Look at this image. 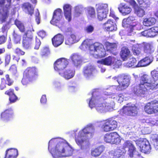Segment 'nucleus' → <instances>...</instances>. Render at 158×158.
I'll return each mask as SVG.
<instances>
[{
    "mask_svg": "<svg viewBox=\"0 0 158 158\" xmlns=\"http://www.w3.org/2000/svg\"><path fill=\"white\" fill-rule=\"evenodd\" d=\"M152 77L148 75L143 74L140 79L139 83L138 86L134 87L131 91L134 94L141 97H144L150 89L153 90L158 87V72L154 71L151 72Z\"/></svg>",
    "mask_w": 158,
    "mask_h": 158,
    "instance_id": "obj_1",
    "label": "nucleus"
},
{
    "mask_svg": "<svg viewBox=\"0 0 158 158\" xmlns=\"http://www.w3.org/2000/svg\"><path fill=\"white\" fill-rule=\"evenodd\" d=\"M73 149L69 145L63 142H60L56 145L55 149L50 152L53 158L61 156V153H65V156H69L72 155Z\"/></svg>",
    "mask_w": 158,
    "mask_h": 158,
    "instance_id": "obj_2",
    "label": "nucleus"
},
{
    "mask_svg": "<svg viewBox=\"0 0 158 158\" xmlns=\"http://www.w3.org/2000/svg\"><path fill=\"white\" fill-rule=\"evenodd\" d=\"M23 76L22 83L23 85H27L37 79L39 76L38 70L35 67H28L24 71Z\"/></svg>",
    "mask_w": 158,
    "mask_h": 158,
    "instance_id": "obj_3",
    "label": "nucleus"
},
{
    "mask_svg": "<svg viewBox=\"0 0 158 158\" xmlns=\"http://www.w3.org/2000/svg\"><path fill=\"white\" fill-rule=\"evenodd\" d=\"M89 49L90 53L95 58L100 59L106 55V51L101 44L96 42L89 45Z\"/></svg>",
    "mask_w": 158,
    "mask_h": 158,
    "instance_id": "obj_4",
    "label": "nucleus"
},
{
    "mask_svg": "<svg viewBox=\"0 0 158 158\" xmlns=\"http://www.w3.org/2000/svg\"><path fill=\"white\" fill-rule=\"evenodd\" d=\"M12 0H6L8 3L2 7L0 10V23H3L6 22L10 15H12L15 14L14 9L11 6Z\"/></svg>",
    "mask_w": 158,
    "mask_h": 158,
    "instance_id": "obj_5",
    "label": "nucleus"
},
{
    "mask_svg": "<svg viewBox=\"0 0 158 158\" xmlns=\"http://www.w3.org/2000/svg\"><path fill=\"white\" fill-rule=\"evenodd\" d=\"M117 79L119 85L117 86L116 89L118 91H122L126 89L130 84V80L128 77L123 74H120L117 77H114Z\"/></svg>",
    "mask_w": 158,
    "mask_h": 158,
    "instance_id": "obj_6",
    "label": "nucleus"
},
{
    "mask_svg": "<svg viewBox=\"0 0 158 158\" xmlns=\"http://www.w3.org/2000/svg\"><path fill=\"white\" fill-rule=\"evenodd\" d=\"M62 10L60 8H57L53 12L52 19L50 21V23L51 24L57 26L59 28H61L64 24V22L62 21Z\"/></svg>",
    "mask_w": 158,
    "mask_h": 158,
    "instance_id": "obj_7",
    "label": "nucleus"
},
{
    "mask_svg": "<svg viewBox=\"0 0 158 158\" xmlns=\"http://www.w3.org/2000/svg\"><path fill=\"white\" fill-rule=\"evenodd\" d=\"M34 42L33 34L30 30H27L23 37L22 45L23 48L27 50L31 48Z\"/></svg>",
    "mask_w": 158,
    "mask_h": 158,
    "instance_id": "obj_8",
    "label": "nucleus"
},
{
    "mask_svg": "<svg viewBox=\"0 0 158 158\" xmlns=\"http://www.w3.org/2000/svg\"><path fill=\"white\" fill-rule=\"evenodd\" d=\"M104 139L105 142L112 144L118 145L121 141V138L116 132H111L105 134Z\"/></svg>",
    "mask_w": 158,
    "mask_h": 158,
    "instance_id": "obj_9",
    "label": "nucleus"
},
{
    "mask_svg": "<svg viewBox=\"0 0 158 158\" xmlns=\"http://www.w3.org/2000/svg\"><path fill=\"white\" fill-rule=\"evenodd\" d=\"M144 111L148 114L158 113V101L154 100L146 103L144 106Z\"/></svg>",
    "mask_w": 158,
    "mask_h": 158,
    "instance_id": "obj_10",
    "label": "nucleus"
},
{
    "mask_svg": "<svg viewBox=\"0 0 158 158\" xmlns=\"http://www.w3.org/2000/svg\"><path fill=\"white\" fill-rule=\"evenodd\" d=\"M117 127V122L111 118L104 121L101 127L102 130L106 132L113 131Z\"/></svg>",
    "mask_w": 158,
    "mask_h": 158,
    "instance_id": "obj_11",
    "label": "nucleus"
},
{
    "mask_svg": "<svg viewBox=\"0 0 158 158\" xmlns=\"http://www.w3.org/2000/svg\"><path fill=\"white\" fill-rule=\"evenodd\" d=\"M136 145L140 148V151L145 154L149 153L151 148L149 141L146 139L135 141Z\"/></svg>",
    "mask_w": 158,
    "mask_h": 158,
    "instance_id": "obj_12",
    "label": "nucleus"
},
{
    "mask_svg": "<svg viewBox=\"0 0 158 158\" xmlns=\"http://www.w3.org/2000/svg\"><path fill=\"white\" fill-rule=\"evenodd\" d=\"M14 116L13 109L12 107H10L6 109L1 113L0 118L4 122L7 123L11 121Z\"/></svg>",
    "mask_w": 158,
    "mask_h": 158,
    "instance_id": "obj_13",
    "label": "nucleus"
},
{
    "mask_svg": "<svg viewBox=\"0 0 158 158\" xmlns=\"http://www.w3.org/2000/svg\"><path fill=\"white\" fill-rule=\"evenodd\" d=\"M69 60L65 58L62 57L57 59L54 63V68L55 70L57 71L63 70L68 65Z\"/></svg>",
    "mask_w": 158,
    "mask_h": 158,
    "instance_id": "obj_14",
    "label": "nucleus"
},
{
    "mask_svg": "<svg viewBox=\"0 0 158 158\" xmlns=\"http://www.w3.org/2000/svg\"><path fill=\"white\" fill-rule=\"evenodd\" d=\"M95 70V69L93 67L91 66H87L83 68L82 74L84 77L87 80H92L94 77Z\"/></svg>",
    "mask_w": 158,
    "mask_h": 158,
    "instance_id": "obj_15",
    "label": "nucleus"
},
{
    "mask_svg": "<svg viewBox=\"0 0 158 158\" xmlns=\"http://www.w3.org/2000/svg\"><path fill=\"white\" fill-rule=\"evenodd\" d=\"M117 62H119V61L117 60L114 57L109 56L104 59L98 60L97 63L100 64L107 66H110L113 65L117 66H118V65L116 64Z\"/></svg>",
    "mask_w": 158,
    "mask_h": 158,
    "instance_id": "obj_16",
    "label": "nucleus"
},
{
    "mask_svg": "<svg viewBox=\"0 0 158 158\" xmlns=\"http://www.w3.org/2000/svg\"><path fill=\"white\" fill-rule=\"evenodd\" d=\"M93 130V129L92 127L87 126L85 127L82 130H81L79 132L78 138L76 139V141L78 145H81L84 142L82 139H79V138L84 137L85 135L89 134Z\"/></svg>",
    "mask_w": 158,
    "mask_h": 158,
    "instance_id": "obj_17",
    "label": "nucleus"
},
{
    "mask_svg": "<svg viewBox=\"0 0 158 158\" xmlns=\"http://www.w3.org/2000/svg\"><path fill=\"white\" fill-rule=\"evenodd\" d=\"M107 7L103 4H99L97 9L98 19L102 21L106 17Z\"/></svg>",
    "mask_w": 158,
    "mask_h": 158,
    "instance_id": "obj_18",
    "label": "nucleus"
},
{
    "mask_svg": "<svg viewBox=\"0 0 158 158\" xmlns=\"http://www.w3.org/2000/svg\"><path fill=\"white\" fill-rule=\"evenodd\" d=\"M123 148H128V154L131 157H133L136 152V149L132 142L130 140H126L123 144Z\"/></svg>",
    "mask_w": 158,
    "mask_h": 158,
    "instance_id": "obj_19",
    "label": "nucleus"
},
{
    "mask_svg": "<svg viewBox=\"0 0 158 158\" xmlns=\"http://www.w3.org/2000/svg\"><path fill=\"white\" fill-rule=\"evenodd\" d=\"M103 28L106 31L109 32L116 31L117 30L116 24L112 20L108 19L102 24Z\"/></svg>",
    "mask_w": 158,
    "mask_h": 158,
    "instance_id": "obj_20",
    "label": "nucleus"
},
{
    "mask_svg": "<svg viewBox=\"0 0 158 158\" xmlns=\"http://www.w3.org/2000/svg\"><path fill=\"white\" fill-rule=\"evenodd\" d=\"M73 64L76 67L80 68L82 64V60L81 56L77 53H73L70 56Z\"/></svg>",
    "mask_w": 158,
    "mask_h": 158,
    "instance_id": "obj_21",
    "label": "nucleus"
},
{
    "mask_svg": "<svg viewBox=\"0 0 158 158\" xmlns=\"http://www.w3.org/2000/svg\"><path fill=\"white\" fill-rule=\"evenodd\" d=\"M137 107L135 106H124L123 108V112L128 116H134L137 113Z\"/></svg>",
    "mask_w": 158,
    "mask_h": 158,
    "instance_id": "obj_22",
    "label": "nucleus"
},
{
    "mask_svg": "<svg viewBox=\"0 0 158 158\" xmlns=\"http://www.w3.org/2000/svg\"><path fill=\"white\" fill-rule=\"evenodd\" d=\"M64 36L61 34H58L52 38V41L53 45L56 47L61 45L64 42Z\"/></svg>",
    "mask_w": 158,
    "mask_h": 158,
    "instance_id": "obj_23",
    "label": "nucleus"
},
{
    "mask_svg": "<svg viewBox=\"0 0 158 158\" xmlns=\"http://www.w3.org/2000/svg\"><path fill=\"white\" fill-rule=\"evenodd\" d=\"M64 15L65 19L68 22L71 21V6L69 4H64L63 7Z\"/></svg>",
    "mask_w": 158,
    "mask_h": 158,
    "instance_id": "obj_24",
    "label": "nucleus"
},
{
    "mask_svg": "<svg viewBox=\"0 0 158 158\" xmlns=\"http://www.w3.org/2000/svg\"><path fill=\"white\" fill-rule=\"evenodd\" d=\"M106 50L107 51L116 55L115 52L117 49V44L116 43H110L109 42H106L104 44Z\"/></svg>",
    "mask_w": 158,
    "mask_h": 158,
    "instance_id": "obj_25",
    "label": "nucleus"
},
{
    "mask_svg": "<svg viewBox=\"0 0 158 158\" xmlns=\"http://www.w3.org/2000/svg\"><path fill=\"white\" fill-rule=\"evenodd\" d=\"M136 23L135 17L132 16H129L127 19H124L122 22V25L123 27H126L129 26H132L136 25Z\"/></svg>",
    "mask_w": 158,
    "mask_h": 158,
    "instance_id": "obj_26",
    "label": "nucleus"
},
{
    "mask_svg": "<svg viewBox=\"0 0 158 158\" xmlns=\"http://www.w3.org/2000/svg\"><path fill=\"white\" fill-rule=\"evenodd\" d=\"M152 61V59L148 57H146L140 60L136 64V67H143L148 66Z\"/></svg>",
    "mask_w": 158,
    "mask_h": 158,
    "instance_id": "obj_27",
    "label": "nucleus"
},
{
    "mask_svg": "<svg viewBox=\"0 0 158 158\" xmlns=\"http://www.w3.org/2000/svg\"><path fill=\"white\" fill-rule=\"evenodd\" d=\"M118 9L119 12L124 15L129 14L131 11V9L126 4L122 5L118 7Z\"/></svg>",
    "mask_w": 158,
    "mask_h": 158,
    "instance_id": "obj_28",
    "label": "nucleus"
},
{
    "mask_svg": "<svg viewBox=\"0 0 158 158\" xmlns=\"http://www.w3.org/2000/svg\"><path fill=\"white\" fill-rule=\"evenodd\" d=\"M156 22V19L153 17L145 18L143 19V24L147 27H150L154 25Z\"/></svg>",
    "mask_w": 158,
    "mask_h": 158,
    "instance_id": "obj_29",
    "label": "nucleus"
},
{
    "mask_svg": "<svg viewBox=\"0 0 158 158\" xmlns=\"http://www.w3.org/2000/svg\"><path fill=\"white\" fill-rule=\"evenodd\" d=\"M104 150L102 146H99L95 148L91 151V154L92 156L96 157L100 156Z\"/></svg>",
    "mask_w": 158,
    "mask_h": 158,
    "instance_id": "obj_30",
    "label": "nucleus"
},
{
    "mask_svg": "<svg viewBox=\"0 0 158 158\" xmlns=\"http://www.w3.org/2000/svg\"><path fill=\"white\" fill-rule=\"evenodd\" d=\"M5 154L16 158L18 155V151L16 148H9L6 150Z\"/></svg>",
    "mask_w": 158,
    "mask_h": 158,
    "instance_id": "obj_31",
    "label": "nucleus"
},
{
    "mask_svg": "<svg viewBox=\"0 0 158 158\" xmlns=\"http://www.w3.org/2000/svg\"><path fill=\"white\" fill-rule=\"evenodd\" d=\"M75 72L71 69L66 70L64 73L63 77L66 79L68 80L73 77L75 75Z\"/></svg>",
    "mask_w": 158,
    "mask_h": 158,
    "instance_id": "obj_32",
    "label": "nucleus"
},
{
    "mask_svg": "<svg viewBox=\"0 0 158 158\" xmlns=\"http://www.w3.org/2000/svg\"><path fill=\"white\" fill-rule=\"evenodd\" d=\"M140 7L144 10L147 9L150 6L151 4L149 0H136Z\"/></svg>",
    "mask_w": 158,
    "mask_h": 158,
    "instance_id": "obj_33",
    "label": "nucleus"
},
{
    "mask_svg": "<svg viewBox=\"0 0 158 158\" xmlns=\"http://www.w3.org/2000/svg\"><path fill=\"white\" fill-rule=\"evenodd\" d=\"M130 52L129 49L127 48L123 47L122 48L120 53V56L123 60H125L127 59Z\"/></svg>",
    "mask_w": 158,
    "mask_h": 158,
    "instance_id": "obj_34",
    "label": "nucleus"
},
{
    "mask_svg": "<svg viewBox=\"0 0 158 158\" xmlns=\"http://www.w3.org/2000/svg\"><path fill=\"white\" fill-rule=\"evenodd\" d=\"M23 6L25 9L27 10L28 14L32 15L34 13V9L31 4L28 2L25 3Z\"/></svg>",
    "mask_w": 158,
    "mask_h": 158,
    "instance_id": "obj_35",
    "label": "nucleus"
},
{
    "mask_svg": "<svg viewBox=\"0 0 158 158\" xmlns=\"http://www.w3.org/2000/svg\"><path fill=\"white\" fill-rule=\"evenodd\" d=\"M152 28H150L148 30H145L142 32L143 35L147 37H153L156 36V33L152 31Z\"/></svg>",
    "mask_w": 158,
    "mask_h": 158,
    "instance_id": "obj_36",
    "label": "nucleus"
},
{
    "mask_svg": "<svg viewBox=\"0 0 158 158\" xmlns=\"http://www.w3.org/2000/svg\"><path fill=\"white\" fill-rule=\"evenodd\" d=\"M144 9L142 8L139 6L136 7L134 9L135 13L139 17H142L145 14V12Z\"/></svg>",
    "mask_w": 158,
    "mask_h": 158,
    "instance_id": "obj_37",
    "label": "nucleus"
},
{
    "mask_svg": "<svg viewBox=\"0 0 158 158\" xmlns=\"http://www.w3.org/2000/svg\"><path fill=\"white\" fill-rule=\"evenodd\" d=\"M87 16L89 18H94L96 17V12L94 7H90L87 9Z\"/></svg>",
    "mask_w": 158,
    "mask_h": 158,
    "instance_id": "obj_38",
    "label": "nucleus"
},
{
    "mask_svg": "<svg viewBox=\"0 0 158 158\" xmlns=\"http://www.w3.org/2000/svg\"><path fill=\"white\" fill-rule=\"evenodd\" d=\"M15 24L22 32L25 31V29L23 23L17 19H16L15 21Z\"/></svg>",
    "mask_w": 158,
    "mask_h": 158,
    "instance_id": "obj_39",
    "label": "nucleus"
},
{
    "mask_svg": "<svg viewBox=\"0 0 158 158\" xmlns=\"http://www.w3.org/2000/svg\"><path fill=\"white\" fill-rule=\"evenodd\" d=\"M151 139L153 143L154 148L156 150H158V135H152L151 136Z\"/></svg>",
    "mask_w": 158,
    "mask_h": 158,
    "instance_id": "obj_40",
    "label": "nucleus"
},
{
    "mask_svg": "<svg viewBox=\"0 0 158 158\" xmlns=\"http://www.w3.org/2000/svg\"><path fill=\"white\" fill-rule=\"evenodd\" d=\"M9 24L10 23L8 22L3 25L1 28L2 32L3 33L7 34L8 30L10 27Z\"/></svg>",
    "mask_w": 158,
    "mask_h": 158,
    "instance_id": "obj_41",
    "label": "nucleus"
},
{
    "mask_svg": "<svg viewBox=\"0 0 158 158\" xmlns=\"http://www.w3.org/2000/svg\"><path fill=\"white\" fill-rule=\"evenodd\" d=\"M143 51L144 52L148 54H151L152 52L150 46L148 44H146L144 46Z\"/></svg>",
    "mask_w": 158,
    "mask_h": 158,
    "instance_id": "obj_42",
    "label": "nucleus"
},
{
    "mask_svg": "<svg viewBox=\"0 0 158 158\" xmlns=\"http://www.w3.org/2000/svg\"><path fill=\"white\" fill-rule=\"evenodd\" d=\"M137 62V61L135 58H132L130 59V61L127 63V65L129 67H132L134 66L136 67Z\"/></svg>",
    "mask_w": 158,
    "mask_h": 158,
    "instance_id": "obj_43",
    "label": "nucleus"
},
{
    "mask_svg": "<svg viewBox=\"0 0 158 158\" xmlns=\"http://www.w3.org/2000/svg\"><path fill=\"white\" fill-rule=\"evenodd\" d=\"M41 53L42 56H47L50 53L49 48L48 47H43L41 50Z\"/></svg>",
    "mask_w": 158,
    "mask_h": 158,
    "instance_id": "obj_44",
    "label": "nucleus"
},
{
    "mask_svg": "<svg viewBox=\"0 0 158 158\" xmlns=\"http://www.w3.org/2000/svg\"><path fill=\"white\" fill-rule=\"evenodd\" d=\"M104 103L100 104L96 107V109L98 112H101L106 109Z\"/></svg>",
    "mask_w": 158,
    "mask_h": 158,
    "instance_id": "obj_45",
    "label": "nucleus"
},
{
    "mask_svg": "<svg viewBox=\"0 0 158 158\" xmlns=\"http://www.w3.org/2000/svg\"><path fill=\"white\" fill-rule=\"evenodd\" d=\"M13 36L14 37V41L15 43V44L19 43L21 40L20 36L17 35L15 32V31H14Z\"/></svg>",
    "mask_w": 158,
    "mask_h": 158,
    "instance_id": "obj_46",
    "label": "nucleus"
},
{
    "mask_svg": "<svg viewBox=\"0 0 158 158\" xmlns=\"http://www.w3.org/2000/svg\"><path fill=\"white\" fill-rule=\"evenodd\" d=\"M11 60V56L10 54H6L5 56V66H6L9 65Z\"/></svg>",
    "mask_w": 158,
    "mask_h": 158,
    "instance_id": "obj_47",
    "label": "nucleus"
},
{
    "mask_svg": "<svg viewBox=\"0 0 158 158\" xmlns=\"http://www.w3.org/2000/svg\"><path fill=\"white\" fill-rule=\"evenodd\" d=\"M9 99L10 103H13L15 102L18 99L17 97L14 94L9 97Z\"/></svg>",
    "mask_w": 158,
    "mask_h": 158,
    "instance_id": "obj_48",
    "label": "nucleus"
},
{
    "mask_svg": "<svg viewBox=\"0 0 158 158\" xmlns=\"http://www.w3.org/2000/svg\"><path fill=\"white\" fill-rule=\"evenodd\" d=\"M82 8L78 6L75 7L74 9V14L77 16H79L82 13Z\"/></svg>",
    "mask_w": 158,
    "mask_h": 158,
    "instance_id": "obj_49",
    "label": "nucleus"
},
{
    "mask_svg": "<svg viewBox=\"0 0 158 158\" xmlns=\"http://www.w3.org/2000/svg\"><path fill=\"white\" fill-rule=\"evenodd\" d=\"M15 53L18 55L19 56H23L25 54V52L23 51L21 49L17 48L15 50Z\"/></svg>",
    "mask_w": 158,
    "mask_h": 158,
    "instance_id": "obj_50",
    "label": "nucleus"
},
{
    "mask_svg": "<svg viewBox=\"0 0 158 158\" xmlns=\"http://www.w3.org/2000/svg\"><path fill=\"white\" fill-rule=\"evenodd\" d=\"M94 27L91 25L87 26L85 29V31L87 33H92L94 31Z\"/></svg>",
    "mask_w": 158,
    "mask_h": 158,
    "instance_id": "obj_51",
    "label": "nucleus"
},
{
    "mask_svg": "<svg viewBox=\"0 0 158 158\" xmlns=\"http://www.w3.org/2000/svg\"><path fill=\"white\" fill-rule=\"evenodd\" d=\"M6 83L4 78H1V82L0 85V89L1 90L4 89L6 87Z\"/></svg>",
    "mask_w": 158,
    "mask_h": 158,
    "instance_id": "obj_52",
    "label": "nucleus"
},
{
    "mask_svg": "<svg viewBox=\"0 0 158 158\" xmlns=\"http://www.w3.org/2000/svg\"><path fill=\"white\" fill-rule=\"evenodd\" d=\"M5 77L7 81V85L9 86L11 85L13 83L14 81L10 77L9 75L7 74L5 75Z\"/></svg>",
    "mask_w": 158,
    "mask_h": 158,
    "instance_id": "obj_53",
    "label": "nucleus"
},
{
    "mask_svg": "<svg viewBox=\"0 0 158 158\" xmlns=\"http://www.w3.org/2000/svg\"><path fill=\"white\" fill-rule=\"evenodd\" d=\"M9 70L13 74H15L17 72V67L16 65L13 64L11 65Z\"/></svg>",
    "mask_w": 158,
    "mask_h": 158,
    "instance_id": "obj_54",
    "label": "nucleus"
},
{
    "mask_svg": "<svg viewBox=\"0 0 158 158\" xmlns=\"http://www.w3.org/2000/svg\"><path fill=\"white\" fill-rule=\"evenodd\" d=\"M41 43L40 40L37 37L35 38V46L34 48L37 50L39 49V47L41 44Z\"/></svg>",
    "mask_w": 158,
    "mask_h": 158,
    "instance_id": "obj_55",
    "label": "nucleus"
},
{
    "mask_svg": "<svg viewBox=\"0 0 158 158\" xmlns=\"http://www.w3.org/2000/svg\"><path fill=\"white\" fill-rule=\"evenodd\" d=\"M65 43L66 45H70L74 43L70 37H68L65 39Z\"/></svg>",
    "mask_w": 158,
    "mask_h": 158,
    "instance_id": "obj_56",
    "label": "nucleus"
},
{
    "mask_svg": "<svg viewBox=\"0 0 158 158\" xmlns=\"http://www.w3.org/2000/svg\"><path fill=\"white\" fill-rule=\"evenodd\" d=\"M7 40L6 36L2 35L0 36V45L5 43Z\"/></svg>",
    "mask_w": 158,
    "mask_h": 158,
    "instance_id": "obj_57",
    "label": "nucleus"
},
{
    "mask_svg": "<svg viewBox=\"0 0 158 158\" xmlns=\"http://www.w3.org/2000/svg\"><path fill=\"white\" fill-rule=\"evenodd\" d=\"M5 94L7 95L10 97L14 94V90L13 89H10L9 90L6 91Z\"/></svg>",
    "mask_w": 158,
    "mask_h": 158,
    "instance_id": "obj_58",
    "label": "nucleus"
},
{
    "mask_svg": "<svg viewBox=\"0 0 158 158\" xmlns=\"http://www.w3.org/2000/svg\"><path fill=\"white\" fill-rule=\"evenodd\" d=\"M130 4L133 6L134 9H135L138 6L135 0H131L129 2Z\"/></svg>",
    "mask_w": 158,
    "mask_h": 158,
    "instance_id": "obj_59",
    "label": "nucleus"
},
{
    "mask_svg": "<svg viewBox=\"0 0 158 158\" xmlns=\"http://www.w3.org/2000/svg\"><path fill=\"white\" fill-rule=\"evenodd\" d=\"M38 35L42 38H44L46 35V33L44 31H39Z\"/></svg>",
    "mask_w": 158,
    "mask_h": 158,
    "instance_id": "obj_60",
    "label": "nucleus"
},
{
    "mask_svg": "<svg viewBox=\"0 0 158 158\" xmlns=\"http://www.w3.org/2000/svg\"><path fill=\"white\" fill-rule=\"evenodd\" d=\"M133 27L132 26L130 27L127 30V34L129 35H132L134 34Z\"/></svg>",
    "mask_w": 158,
    "mask_h": 158,
    "instance_id": "obj_61",
    "label": "nucleus"
},
{
    "mask_svg": "<svg viewBox=\"0 0 158 158\" xmlns=\"http://www.w3.org/2000/svg\"><path fill=\"white\" fill-rule=\"evenodd\" d=\"M109 16L110 17L113 18L116 20L118 19V18L115 16L114 11L112 10H110V12Z\"/></svg>",
    "mask_w": 158,
    "mask_h": 158,
    "instance_id": "obj_62",
    "label": "nucleus"
},
{
    "mask_svg": "<svg viewBox=\"0 0 158 158\" xmlns=\"http://www.w3.org/2000/svg\"><path fill=\"white\" fill-rule=\"evenodd\" d=\"M70 37L73 40L74 43L77 42L78 41V39L77 38V36L74 34H71L70 35Z\"/></svg>",
    "mask_w": 158,
    "mask_h": 158,
    "instance_id": "obj_63",
    "label": "nucleus"
},
{
    "mask_svg": "<svg viewBox=\"0 0 158 158\" xmlns=\"http://www.w3.org/2000/svg\"><path fill=\"white\" fill-rule=\"evenodd\" d=\"M40 102L42 104H44L46 103L47 98L45 95H43L40 99Z\"/></svg>",
    "mask_w": 158,
    "mask_h": 158,
    "instance_id": "obj_64",
    "label": "nucleus"
}]
</instances>
